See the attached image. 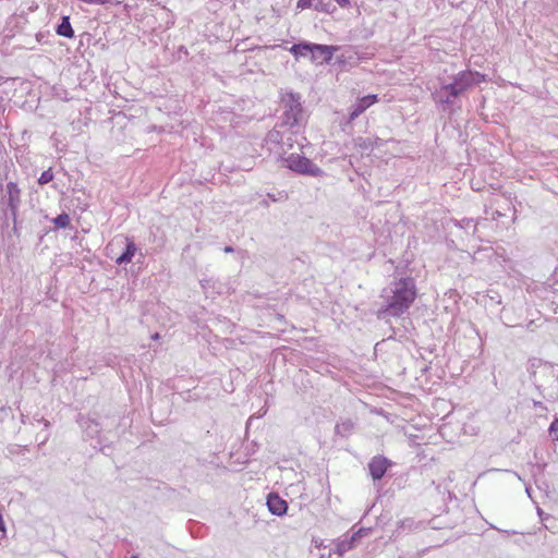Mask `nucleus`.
I'll return each mask as SVG.
<instances>
[{"instance_id":"obj_1","label":"nucleus","mask_w":558,"mask_h":558,"mask_svg":"<svg viewBox=\"0 0 558 558\" xmlns=\"http://www.w3.org/2000/svg\"><path fill=\"white\" fill-rule=\"evenodd\" d=\"M289 51L296 60L308 59L315 66L324 65L335 60L341 66L355 68L360 65V56L352 47H339L332 45L300 41L293 44Z\"/></svg>"},{"instance_id":"obj_2","label":"nucleus","mask_w":558,"mask_h":558,"mask_svg":"<svg viewBox=\"0 0 558 558\" xmlns=\"http://www.w3.org/2000/svg\"><path fill=\"white\" fill-rule=\"evenodd\" d=\"M416 296L417 288L413 277L396 278L380 293L383 304L377 310V318L400 317L408 312Z\"/></svg>"},{"instance_id":"obj_3","label":"nucleus","mask_w":558,"mask_h":558,"mask_svg":"<svg viewBox=\"0 0 558 558\" xmlns=\"http://www.w3.org/2000/svg\"><path fill=\"white\" fill-rule=\"evenodd\" d=\"M458 72L456 75L439 78V88L433 92L432 96L436 104L441 106L444 111H450L454 100L460 97L473 84L493 80L496 72Z\"/></svg>"},{"instance_id":"obj_4","label":"nucleus","mask_w":558,"mask_h":558,"mask_svg":"<svg viewBox=\"0 0 558 558\" xmlns=\"http://www.w3.org/2000/svg\"><path fill=\"white\" fill-rule=\"evenodd\" d=\"M106 250L108 251L107 256L114 259L119 266L131 263L135 257H137V263H142L145 257L134 240L129 236L116 239Z\"/></svg>"},{"instance_id":"obj_5","label":"nucleus","mask_w":558,"mask_h":558,"mask_svg":"<svg viewBox=\"0 0 558 558\" xmlns=\"http://www.w3.org/2000/svg\"><path fill=\"white\" fill-rule=\"evenodd\" d=\"M281 166L300 175L318 178L324 171L311 159L300 154H290L289 156H280Z\"/></svg>"},{"instance_id":"obj_6","label":"nucleus","mask_w":558,"mask_h":558,"mask_svg":"<svg viewBox=\"0 0 558 558\" xmlns=\"http://www.w3.org/2000/svg\"><path fill=\"white\" fill-rule=\"evenodd\" d=\"M282 102L284 107V116H286V123L290 124L291 126H294L299 124L303 108L301 105V96L296 93H287L282 97Z\"/></svg>"},{"instance_id":"obj_7","label":"nucleus","mask_w":558,"mask_h":558,"mask_svg":"<svg viewBox=\"0 0 558 558\" xmlns=\"http://www.w3.org/2000/svg\"><path fill=\"white\" fill-rule=\"evenodd\" d=\"M527 371L530 372L531 379L534 381L537 389L541 388V385L537 384L538 373H548L555 381H558V364L543 362L539 359L533 357L529 360Z\"/></svg>"},{"instance_id":"obj_8","label":"nucleus","mask_w":558,"mask_h":558,"mask_svg":"<svg viewBox=\"0 0 558 558\" xmlns=\"http://www.w3.org/2000/svg\"><path fill=\"white\" fill-rule=\"evenodd\" d=\"M395 465V462L383 454L374 456L368 464V473L374 483L380 482L387 472Z\"/></svg>"},{"instance_id":"obj_9","label":"nucleus","mask_w":558,"mask_h":558,"mask_svg":"<svg viewBox=\"0 0 558 558\" xmlns=\"http://www.w3.org/2000/svg\"><path fill=\"white\" fill-rule=\"evenodd\" d=\"M76 422L83 429L84 434L89 438L98 436L102 429L110 428L117 425L116 423H111L110 425L104 424L96 416L89 417L81 413L77 415Z\"/></svg>"},{"instance_id":"obj_10","label":"nucleus","mask_w":558,"mask_h":558,"mask_svg":"<svg viewBox=\"0 0 558 558\" xmlns=\"http://www.w3.org/2000/svg\"><path fill=\"white\" fill-rule=\"evenodd\" d=\"M378 96L376 94H368L366 96L357 98L355 104L349 108V121H354L363 112H365L371 106L378 102Z\"/></svg>"},{"instance_id":"obj_11","label":"nucleus","mask_w":558,"mask_h":558,"mask_svg":"<svg viewBox=\"0 0 558 558\" xmlns=\"http://www.w3.org/2000/svg\"><path fill=\"white\" fill-rule=\"evenodd\" d=\"M266 506L269 512L277 517H282L289 509L287 500L281 498L278 493L271 492L266 497Z\"/></svg>"},{"instance_id":"obj_12","label":"nucleus","mask_w":558,"mask_h":558,"mask_svg":"<svg viewBox=\"0 0 558 558\" xmlns=\"http://www.w3.org/2000/svg\"><path fill=\"white\" fill-rule=\"evenodd\" d=\"M21 194L22 191L19 187L16 182H8L4 189V195L1 199V204L5 207H12V209L15 208V206L21 205Z\"/></svg>"},{"instance_id":"obj_13","label":"nucleus","mask_w":558,"mask_h":558,"mask_svg":"<svg viewBox=\"0 0 558 558\" xmlns=\"http://www.w3.org/2000/svg\"><path fill=\"white\" fill-rule=\"evenodd\" d=\"M296 7L300 9L311 8L324 13H332L336 10L332 0H299Z\"/></svg>"},{"instance_id":"obj_14","label":"nucleus","mask_w":558,"mask_h":558,"mask_svg":"<svg viewBox=\"0 0 558 558\" xmlns=\"http://www.w3.org/2000/svg\"><path fill=\"white\" fill-rule=\"evenodd\" d=\"M56 33L59 36H62V37H65V38L74 37V31L72 28L69 15H63L61 17L60 23L56 26Z\"/></svg>"},{"instance_id":"obj_15","label":"nucleus","mask_w":558,"mask_h":558,"mask_svg":"<svg viewBox=\"0 0 558 558\" xmlns=\"http://www.w3.org/2000/svg\"><path fill=\"white\" fill-rule=\"evenodd\" d=\"M353 427L354 423L351 420H345L336 424L335 432L341 437H347L352 432Z\"/></svg>"},{"instance_id":"obj_16","label":"nucleus","mask_w":558,"mask_h":558,"mask_svg":"<svg viewBox=\"0 0 558 558\" xmlns=\"http://www.w3.org/2000/svg\"><path fill=\"white\" fill-rule=\"evenodd\" d=\"M51 222L54 225L56 229H65L71 225V218L69 214L62 211L57 217L52 218Z\"/></svg>"},{"instance_id":"obj_17","label":"nucleus","mask_w":558,"mask_h":558,"mask_svg":"<svg viewBox=\"0 0 558 558\" xmlns=\"http://www.w3.org/2000/svg\"><path fill=\"white\" fill-rule=\"evenodd\" d=\"M53 179H54V173H53L52 169L49 168L41 172L40 177L37 180V183L43 186L45 184L50 183Z\"/></svg>"},{"instance_id":"obj_18","label":"nucleus","mask_w":558,"mask_h":558,"mask_svg":"<svg viewBox=\"0 0 558 558\" xmlns=\"http://www.w3.org/2000/svg\"><path fill=\"white\" fill-rule=\"evenodd\" d=\"M456 226L461 229H473V233L477 230L476 226L474 225V221L472 218H463L460 221L456 222Z\"/></svg>"},{"instance_id":"obj_19","label":"nucleus","mask_w":558,"mask_h":558,"mask_svg":"<svg viewBox=\"0 0 558 558\" xmlns=\"http://www.w3.org/2000/svg\"><path fill=\"white\" fill-rule=\"evenodd\" d=\"M267 197L271 202H284L288 199V194L284 191H278L277 193H267Z\"/></svg>"},{"instance_id":"obj_20","label":"nucleus","mask_w":558,"mask_h":558,"mask_svg":"<svg viewBox=\"0 0 558 558\" xmlns=\"http://www.w3.org/2000/svg\"><path fill=\"white\" fill-rule=\"evenodd\" d=\"M349 550H351V545L347 544L345 541L342 539L336 545L335 553L338 554L339 557H341Z\"/></svg>"},{"instance_id":"obj_21","label":"nucleus","mask_w":558,"mask_h":558,"mask_svg":"<svg viewBox=\"0 0 558 558\" xmlns=\"http://www.w3.org/2000/svg\"><path fill=\"white\" fill-rule=\"evenodd\" d=\"M19 208H20V206H15L14 209H12V207H5V209H3L4 210V215L7 217L10 216V218L12 219L13 225H17Z\"/></svg>"},{"instance_id":"obj_22","label":"nucleus","mask_w":558,"mask_h":558,"mask_svg":"<svg viewBox=\"0 0 558 558\" xmlns=\"http://www.w3.org/2000/svg\"><path fill=\"white\" fill-rule=\"evenodd\" d=\"M548 433L555 440H558V417H555L550 423Z\"/></svg>"},{"instance_id":"obj_23","label":"nucleus","mask_w":558,"mask_h":558,"mask_svg":"<svg viewBox=\"0 0 558 558\" xmlns=\"http://www.w3.org/2000/svg\"><path fill=\"white\" fill-rule=\"evenodd\" d=\"M368 533V529L360 527L357 531L353 532L350 536H352V541L359 543L363 536Z\"/></svg>"},{"instance_id":"obj_24","label":"nucleus","mask_w":558,"mask_h":558,"mask_svg":"<svg viewBox=\"0 0 558 558\" xmlns=\"http://www.w3.org/2000/svg\"><path fill=\"white\" fill-rule=\"evenodd\" d=\"M19 81V77H4L0 75V86L3 84H11L12 86L15 85V83Z\"/></svg>"},{"instance_id":"obj_25","label":"nucleus","mask_w":558,"mask_h":558,"mask_svg":"<svg viewBox=\"0 0 558 558\" xmlns=\"http://www.w3.org/2000/svg\"><path fill=\"white\" fill-rule=\"evenodd\" d=\"M360 140L362 141L360 146L363 149H371L372 150L374 148L373 142L369 138H360Z\"/></svg>"},{"instance_id":"obj_26","label":"nucleus","mask_w":558,"mask_h":558,"mask_svg":"<svg viewBox=\"0 0 558 558\" xmlns=\"http://www.w3.org/2000/svg\"><path fill=\"white\" fill-rule=\"evenodd\" d=\"M268 137L271 142H279L280 133L278 131H271L269 132Z\"/></svg>"},{"instance_id":"obj_27","label":"nucleus","mask_w":558,"mask_h":558,"mask_svg":"<svg viewBox=\"0 0 558 558\" xmlns=\"http://www.w3.org/2000/svg\"><path fill=\"white\" fill-rule=\"evenodd\" d=\"M34 420L38 423H41L45 428H49L50 427V422L48 420H46L45 417H37V416H34Z\"/></svg>"},{"instance_id":"obj_28","label":"nucleus","mask_w":558,"mask_h":558,"mask_svg":"<svg viewBox=\"0 0 558 558\" xmlns=\"http://www.w3.org/2000/svg\"><path fill=\"white\" fill-rule=\"evenodd\" d=\"M343 539L345 541L347 544L351 545V549L354 548L357 545L356 542L352 541V536H349V537L345 536Z\"/></svg>"},{"instance_id":"obj_29","label":"nucleus","mask_w":558,"mask_h":558,"mask_svg":"<svg viewBox=\"0 0 558 558\" xmlns=\"http://www.w3.org/2000/svg\"><path fill=\"white\" fill-rule=\"evenodd\" d=\"M0 531L1 532H5V524H4V521H3V518H2V514L0 513Z\"/></svg>"},{"instance_id":"obj_30","label":"nucleus","mask_w":558,"mask_h":558,"mask_svg":"<svg viewBox=\"0 0 558 558\" xmlns=\"http://www.w3.org/2000/svg\"><path fill=\"white\" fill-rule=\"evenodd\" d=\"M223 252L225 253H233L234 252V247L231 246V245H227L223 247Z\"/></svg>"},{"instance_id":"obj_31","label":"nucleus","mask_w":558,"mask_h":558,"mask_svg":"<svg viewBox=\"0 0 558 558\" xmlns=\"http://www.w3.org/2000/svg\"><path fill=\"white\" fill-rule=\"evenodd\" d=\"M374 146H379L381 145V140L379 137H376L374 143H373Z\"/></svg>"},{"instance_id":"obj_32","label":"nucleus","mask_w":558,"mask_h":558,"mask_svg":"<svg viewBox=\"0 0 558 558\" xmlns=\"http://www.w3.org/2000/svg\"><path fill=\"white\" fill-rule=\"evenodd\" d=\"M492 529H496L497 531H499L500 533H505V534H509L510 532L507 531V530H500V529H497L496 526H494L493 524L490 525Z\"/></svg>"},{"instance_id":"obj_33","label":"nucleus","mask_w":558,"mask_h":558,"mask_svg":"<svg viewBox=\"0 0 558 558\" xmlns=\"http://www.w3.org/2000/svg\"><path fill=\"white\" fill-rule=\"evenodd\" d=\"M13 233L15 235H19V229H17V225H13V229H12Z\"/></svg>"},{"instance_id":"obj_34","label":"nucleus","mask_w":558,"mask_h":558,"mask_svg":"<svg viewBox=\"0 0 558 558\" xmlns=\"http://www.w3.org/2000/svg\"><path fill=\"white\" fill-rule=\"evenodd\" d=\"M534 407L535 408H544L543 403L541 401H534Z\"/></svg>"},{"instance_id":"obj_35","label":"nucleus","mask_w":558,"mask_h":558,"mask_svg":"<svg viewBox=\"0 0 558 558\" xmlns=\"http://www.w3.org/2000/svg\"><path fill=\"white\" fill-rule=\"evenodd\" d=\"M538 374L544 377L551 378L553 380H555L551 376L548 375V373H538Z\"/></svg>"},{"instance_id":"obj_36","label":"nucleus","mask_w":558,"mask_h":558,"mask_svg":"<svg viewBox=\"0 0 558 558\" xmlns=\"http://www.w3.org/2000/svg\"><path fill=\"white\" fill-rule=\"evenodd\" d=\"M26 418H27V416H26V415H24V414H22V415H21V422H22L23 424H25V423H26Z\"/></svg>"},{"instance_id":"obj_37","label":"nucleus","mask_w":558,"mask_h":558,"mask_svg":"<svg viewBox=\"0 0 558 558\" xmlns=\"http://www.w3.org/2000/svg\"><path fill=\"white\" fill-rule=\"evenodd\" d=\"M48 440V435L44 437L43 442H46Z\"/></svg>"},{"instance_id":"obj_38","label":"nucleus","mask_w":558,"mask_h":558,"mask_svg":"<svg viewBox=\"0 0 558 558\" xmlns=\"http://www.w3.org/2000/svg\"><path fill=\"white\" fill-rule=\"evenodd\" d=\"M537 512H538V514H539V515H542V514H543V511H542V509H539V508H538Z\"/></svg>"},{"instance_id":"obj_39","label":"nucleus","mask_w":558,"mask_h":558,"mask_svg":"<svg viewBox=\"0 0 558 558\" xmlns=\"http://www.w3.org/2000/svg\"><path fill=\"white\" fill-rule=\"evenodd\" d=\"M262 204L265 205V206H268L266 201H263Z\"/></svg>"},{"instance_id":"obj_40","label":"nucleus","mask_w":558,"mask_h":558,"mask_svg":"<svg viewBox=\"0 0 558 558\" xmlns=\"http://www.w3.org/2000/svg\"><path fill=\"white\" fill-rule=\"evenodd\" d=\"M11 89H3L5 94L10 93Z\"/></svg>"},{"instance_id":"obj_41","label":"nucleus","mask_w":558,"mask_h":558,"mask_svg":"<svg viewBox=\"0 0 558 558\" xmlns=\"http://www.w3.org/2000/svg\"><path fill=\"white\" fill-rule=\"evenodd\" d=\"M63 98H64V100H68V99H69V98H68V94H66V93H65V95H64V97H63Z\"/></svg>"},{"instance_id":"obj_42","label":"nucleus","mask_w":558,"mask_h":558,"mask_svg":"<svg viewBox=\"0 0 558 558\" xmlns=\"http://www.w3.org/2000/svg\"><path fill=\"white\" fill-rule=\"evenodd\" d=\"M526 493L530 495L531 494V490L529 487H526Z\"/></svg>"},{"instance_id":"obj_43","label":"nucleus","mask_w":558,"mask_h":558,"mask_svg":"<svg viewBox=\"0 0 558 558\" xmlns=\"http://www.w3.org/2000/svg\"><path fill=\"white\" fill-rule=\"evenodd\" d=\"M131 558H138L137 556H131Z\"/></svg>"}]
</instances>
